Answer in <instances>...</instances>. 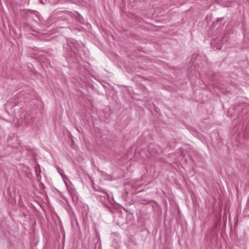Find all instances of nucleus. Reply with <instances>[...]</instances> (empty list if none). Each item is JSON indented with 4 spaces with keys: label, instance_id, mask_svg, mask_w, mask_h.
Returning a JSON list of instances; mask_svg holds the SVG:
<instances>
[{
    "label": "nucleus",
    "instance_id": "obj_1",
    "mask_svg": "<svg viewBox=\"0 0 249 249\" xmlns=\"http://www.w3.org/2000/svg\"><path fill=\"white\" fill-rule=\"evenodd\" d=\"M21 148V151L22 152H24L25 150H26L27 153V154H33L34 152V150L32 148L26 146H20Z\"/></svg>",
    "mask_w": 249,
    "mask_h": 249
},
{
    "label": "nucleus",
    "instance_id": "obj_2",
    "mask_svg": "<svg viewBox=\"0 0 249 249\" xmlns=\"http://www.w3.org/2000/svg\"><path fill=\"white\" fill-rule=\"evenodd\" d=\"M63 181L64 182L68 191L70 192L72 190L71 185V182H69L68 179L66 180L65 177L63 176Z\"/></svg>",
    "mask_w": 249,
    "mask_h": 249
},
{
    "label": "nucleus",
    "instance_id": "obj_3",
    "mask_svg": "<svg viewBox=\"0 0 249 249\" xmlns=\"http://www.w3.org/2000/svg\"><path fill=\"white\" fill-rule=\"evenodd\" d=\"M58 172L59 173L60 176L62 177V171L60 168L57 167V168Z\"/></svg>",
    "mask_w": 249,
    "mask_h": 249
},
{
    "label": "nucleus",
    "instance_id": "obj_4",
    "mask_svg": "<svg viewBox=\"0 0 249 249\" xmlns=\"http://www.w3.org/2000/svg\"><path fill=\"white\" fill-rule=\"evenodd\" d=\"M60 230L61 231H62V226L61 225L60 226Z\"/></svg>",
    "mask_w": 249,
    "mask_h": 249
},
{
    "label": "nucleus",
    "instance_id": "obj_5",
    "mask_svg": "<svg viewBox=\"0 0 249 249\" xmlns=\"http://www.w3.org/2000/svg\"><path fill=\"white\" fill-rule=\"evenodd\" d=\"M33 11L32 10H28V12H32Z\"/></svg>",
    "mask_w": 249,
    "mask_h": 249
},
{
    "label": "nucleus",
    "instance_id": "obj_6",
    "mask_svg": "<svg viewBox=\"0 0 249 249\" xmlns=\"http://www.w3.org/2000/svg\"><path fill=\"white\" fill-rule=\"evenodd\" d=\"M40 2L42 3H43V2L41 0H40Z\"/></svg>",
    "mask_w": 249,
    "mask_h": 249
}]
</instances>
